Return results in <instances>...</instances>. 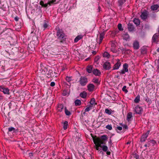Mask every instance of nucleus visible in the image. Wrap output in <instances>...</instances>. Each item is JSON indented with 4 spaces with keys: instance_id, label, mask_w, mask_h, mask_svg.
<instances>
[{
    "instance_id": "obj_53",
    "label": "nucleus",
    "mask_w": 159,
    "mask_h": 159,
    "mask_svg": "<svg viewBox=\"0 0 159 159\" xmlns=\"http://www.w3.org/2000/svg\"><path fill=\"white\" fill-rule=\"evenodd\" d=\"M19 18L17 16H16V17H15V18H14L15 20L16 21H18L19 20Z\"/></svg>"
},
{
    "instance_id": "obj_54",
    "label": "nucleus",
    "mask_w": 159,
    "mask_h": 159,
    "mask_svg": "<svg viewBox=\"0 0 159 159\" xmlns=\"http://www.w3.org/2000/svg\"><path fill=\"white\" fill-rule=\"evenodd\" d=\"M123 128L125 129H128V126L126 125H124L123 126Z\"/></svg>"
},
{
    "instance_id": "obj_1",
    "label": "nucleus",
    "mask_w": 159,
    "mask_h": 159,
    "mask_svg": "<svg viewBox=\"0 0 159 159\" xmlns=\"http://www.w3.org/2000/svg\"><path fill=\"white\" fill-rule=\"evenodd\" d=\"M93 141L96 146V150L98 151L101 150L99 147L101 148V145L104 144V143L98 139H93Z\"/></svg>"
},
{
    "instance_id": "obj_36",
    "label": "nucleus",
    "mask_w": 159,
    "mask_h": 159,
    "mask_svg": "<svg viewBox=\"0 0 159 159\" xmlns=\"http://www.w3.org/2000/svg\"><path fill=\"white\" fill-rule=\"evenodd\" d=\"M118 28L120 31H122L123 30V29L122 28V25L121 24H118Z\"/></svg>"
},
{
    "instance_id": "obj_4",
    "label": "nucleus",
    "mask_w": 159,
    "mask_h": 159,
    "mask_svg": "<svg viewBox=\"0 0 159 159\" xmlns=\"http://www.w3.org/2000/svg\"><path fill=\"white\" fill-rule=\"evenodd\" d=\"M0 91L2 92L4 94H10L9 89L3 86H0Z\"/></svg>"
},
{
    "instance_id": "obj_27",
    "label": "nucleus",
    "mask_w": 159,
    "mask_h": 159,
    "mask_svg": "<svg viewBox=\"0 0 159 159\" xmlns=\"http://www.w3.org/2000/svg\"><path fill=\"white\" fill-rule=\"evenodd\" d=\"M128 65L127 63H125L123 66V69L126 72L128 71Z\"/></svg>"
},
{
    "instance_id": "obj_39",
    "label": "nucleus",
    "mask_w": 159,
    "mask_h": 159,
    "mask_svg": "<svg viewBox=\"0 0 159 159\" xmlns=\"http://www.w3.org/2000/svg\"><path fill=\"white\" fill-rule=\"evenodd\" d=\"M105 112L106 113L108 114H111V111L110 110L106 109L105 110Z\"/></svg>"
},
{
    "instance_id": "obj_19",
    "label": "nucleus",
    "mask_w": 159,
    "mask_h": 159,
    "mask_svg": "<svg viewBox=\"0 0 159 159\" xmlns=\"http://www.w3.org/2000/svg\"><path fill=\"white\" fill-rule=\"evenodd\" d=\"M87 71L89 73H91L93 70V66H88L86 68Z\"/></svg>"
},
{
    "instance_id": "obj_14",
    "label": "nucleus",
    "mask_w": 159,
    "mask_h": 159,
    "mask_svg": "<svg viewBox=\"0 0 159 159\" xmlns=\"http://www.w3.org/2000/svg\"><path fill=\"white\" fill-rule=\"evenodd\" d=\"M128 29L130 31H132L134 29V27L132 24L129 23L128 25Z\"/></svg>"
},
{
    "instance_id": "obj_48",
    "label": "nucleus",
    "mask_w": 159,
    "mask_h": 159,
    "mask_svg": "<svg viewBox=\"0 0 159 159\" xmlns=\"http://www.w3.org/2000/svg\"><path fill=\"white\" fill-rule=\"evenodd\" d=\"M55 83L54 82H52L51 83L50 86L52 87H53L55 85Z\"/></svg>"
},
{
    "instance_id": "obj_9",
    "label": "nucleus",
    "mask_w": 159,
    "mask_h": 159,
    "mask_svg": "<svg viewBox=\"0 0 159 159\" xmlns=\"http://www.w3.org/2000/svg\"><path fill=\"white\" fill-rule=\"evenodd\" d=\"M133 47L134 49H138L139 47V43L137 41H134L133 44Z\"/></svg>"
},
{
    "instance_id": "obj_17",
    "label": "nucleus",
    "mask_w": 159,
    "mask_h": 159,
    "mask_svg": "<svg viewBox=\"0 0 159 159\" xmlns=\"http://www.w3.org/2000/svg\"><path fill=\"white\" fill-rule=\"evenodd\" d=\"M111 51L113 52H116V51L115 50V43L113 42H111Z\"/></svg>"
},
{
    "instance_id": "obj_31",
    "label": "nucleus",
    "mask_w": 159,
    "mask_h": 159,
    "mask_svg": "<svg viewBox=\"0 0 159 159\" xmlns=\"http://www.w3.org/2000/svg\"><path fill=\"white\" fill-rule=\"evenodd\" d=\"M82 38V37L81 36L79 35L76 37L74 39L75 42H77L79 40Z\"/></svg>"
},
{
    "instance_id": "obj_8",
    "label": "nucleus",
    "mask_w": 159,
    "mask_h": 159,
    "mask_svg": "<svg viewBox=\"0 0 159 159\" xmlns=\"http://www.w3.org/2000/svg\"><path fill=\"white\" fill-rule=\"evenodd\" d=\"M122 37L123 39L126 41L129 40L130 39V37L129 35L127 33L124 32L122 34Z\"/></svg>"
},
{
    "instance_id": "obj_47",
    "label": "nucleus",
    "mask_w": 159,
    "mask_h": 159,
    "mask_svg": "<svg viewBox=\"0 0 159 159\" xmlns=\"http://www.w3.org/2000/svg\"><path fill=\"white\" fill-rule=\"evenodd\" d=\"M48 26L47 24L46 23H45L43 24V27L44 28V29L46 28Z\"/></svg>"
},
{
    "instance_id": "obj_7",
    "label": "nucleus",
    "mask_w": 159,
    "mask_h": 159,
    "mask_svg": "<svg viewBox=\"0 0 159 159\" xmlns=\"http://www.w3.org/2000/svg\"><path fill=\"white\" fill-rule=\"evenodd\" d=\"M103 68L105 70H109L111 68L110 63L107 61L105 62L103 65Z\"/></svg>"
},
{
    "instance_id": "obj_55",
    "label": "nucleus",
    "mask_w": 159,
    "mask_h": 159,
    "mask_svg": "<svg viewBox=\"0 0 159 159\" xmlns=\"http://www.w3.org/2000/svg\"><path fill=\"white\" fill-rule=\"evenodd\" d=\"M150 133V131H148L147 132L144 134L145 135H147V136H148V135L149 134V133Z\"/></svg>"
},
{
    "instance_id": "obj_43",
    "label": "nucleus",
    "mask_w": 159,
    "mask_h": 159,
    "mask_svg": "<svg viewBox=\"0 0 159 159\" xmlns=\"http://www.w3.org/2000/svg\"><path fill=\"white\" fill-rule=\"evenodd\" d=\"M93 82L96 83H98L99 82L98 79L96 78H94L93 79Z\"/></svg>"
},
{
    "instance_id": "obj_46",
    "label": "nucleus",
    "mask_w": 159,
    "mask_h": 159,
    "mask_svg": "<svg viewBox=\"0 0 159 159\" xmlns=\"http://www.w3.org/2000/svg\"><path fill=\"white\" fill-rule=\"evenodd\" d=\"M125 72H126L125 71V70H124V69H123L122 70H121L119 72L120 74H125Z\"/></svg>"
},
{
    "instance_id": "obj_59",
    "label": "nucleus",
    "mask_w": 159,
    "mask_h": 159,
    "mask_svg": "<svg viewBox=\"0 0 159 159\" xmlns=\"http://www.w3.org/2000/svg\"><path fill=\"white\" fill-rule=\"evenodd\" d=\"M149 144H148V143H147V144H145V145H144V146L146 147H149Z\"/></svg>"
},
{
    "instance_id": "obj_52",
    "label": "nucleus",
    "mask_w": 159,
    "mask_h": 159,
    "mask_svg": "<svg viewBox=\"0 0 159 159\" xmlns=\"http://www.w3.org/2000/svg\"><path fill=\"white\" fill-rule=\"evenodd\" d=\"M134 157L136 158V159H139V156L137 154H135L134 156Z\"/></svg>"
},
{
    "instance_id": "obj_44",
    "label": "nucleus",
    "mask_w": 159,
    "mask_h": 159,
    "mask_svg": "<svg viewBox=\"0 0 159 159\" xmlns=\"http://www.w3.org/2000/svg\"><path fill=\"white\" fill-rule=\"evenodd\" d=\"M145 101L147 102H148L149 103H151L152 102V101H151V99H150L149 98H148L146 99Z\"/></svg>"
},
{
    "instance_id": "obj_23",
    "label": "nucleus",
    "mask_w": 159,
    "mask_h": 159,
    "mask_svg": "<svg viewBox=\"0 0 159 159\" xmlns=\"http://www.w3.org/2000/svg\"><path fill=\"white\" fill-rule=\"evenodd\" d=\"M133 22L136 25H138L140 24V21L139 19L135 18L133 20Z\"/></svg>"
},
{
    "instance_id": "obj_6",
    "label": "nucleus",
    "mask_w": 159,
    "mask_h": 159,
    "mask_svg": "<svg viewBox=\"0 0 159 159\" xmlns=\"http://www.w3.org/2000/svg\"><path fill=\"white\" fill-rule=\"evenodd\" d=\"M107 139H108V138H107V135H102L100 138H95V139H99L100 140H101V141L102 142H103L104 143V144H106V141H107Z\"/></svg>"
},
{
    "instance_id": "obj_38",
    "label": "nucleus",
    "mask_w": 159,
    "mask_h": 159,
    "mask_svg": "<svg viewBox=\"0 0 159 159\" xmlns=\"http://www.w3.org/2000/svg\"><path fill=\"white\" fill-rule=\"evenodd\" d=\"M126 86H124L122 89V90L123 91L125 92V93H127L128 91L126 89Z\"/></svg>"
},
{
    "instance_id": "obj_11",
    "label": "nucleus",
    "mask_w": 159,
    "mask_h": 159,
    "mask_svg": "<svg viewBox=\"0 0 159 159\" xmlns=\"http://www.w3.org/2000/svg\"><path fill=\"white\" fill-rule=\"evenodd\" d=\"M148 15L147 12L144 11L142 13L140 16L142 19L144 20L147 18Z\"/></svg>"
},
{
    "instance_id": "obj_45",
    "label": "nucleus",
    "mask_w": 159,
    "mask_h": 159,
    "mask_svg": "<svg viewBox=\"0 0 159 159\" xmlns=\"http://www.w3.org/2000/svg\"><path fill=\"white\" fill-rule=\"evenodd\" d=\"M91 109V107H87L85 109V112H87L89 111L90 109Z\"/></svg>"
},
{
    "instance_id": "obj_50",
    "label": "nucleus",
    "mask_w": 159,
    "mask_h": 159,
    "mask_svg": "<svg viewBox=\"0 0 159 159\" xmlns=\"http://www.w3.org/2000/svg\"><path fill=\"white\" fill-rule=\"evenodd\" d=\"M117 129L119 130H121L122 129V127L120 126H118L117 127Z\"/></svg>"
},
{
    "instance_id": "obj_13",
    "label": "nucleus",
    "mask_w": 159,
    "mask_h": 159,
    "mask_svg": "<svg viewBox=\"0 0 159 159\" xmlns=\"http://www.w3.org/2000/svg\"><path fill=\"white\" fill-rule=\"evenodd\" d=\"M94 89V86L93 84H89L88 85V89L90 92L92 91Z\"/></svg>"
},
{
    "instance_id": "obj_16",
    "label": "nucleus",
    "mask_w": 159,
    "mask_h": 159,
    "mask_svg": "<svg viewBox=\"0 0 159 159\" xmlns=\"http://www.w3.org/2000/svg\"><path fill=\"white\" fill-rule=\"evenodd\" d=\"M64 108V106L63 104H59L57 106V110L59 111H61Z\"/></svg>"
},
{
    "instance_id": "obj_37",
    "label": "nucleus",
    "mask_w": 159,
    "mask_h": 159,
    "mask_svg": "<svg viewBox=\"0 0 159 159\" xmlns=\"http://www.w3.org/2000/svg\"><path fill=\"white\" fill-rule=\"evenodd\" d=\"M95 99L92 98L90 101V103L91 105H93L95 104Z\"/></svg>"
},
{
    "instance_id": "obj_25",
    "label": "nucleus",
    "mask_w": 159,
    "mask_h": 159,
    "mask_svg": "<svg viewBox=\"0 0 159 159\" xmlns=\"http://www.w3.org/2000/svg\"><path fill=\"white\" fill-rule=\"evenodd\" d=\"M132 117V114L131 112L129 113L127 115V120L128 121H130V119Z\"/></svg>"
},
{
    "instance_id": "obj_24",
    "label": "nucleus",
    "mask_w": 159,
    "mask_h": 159,
    "mask_svg": "<svg viewBox=\"0 0 159 159\" xmlns=\"http://www.w3.org/2000/svg\"><path fill=\"white\" fill-rule=\"evenodd\" d=\"M148 136H147L144 134H143L141 137V141L142 142H145L146 140V139L147 138Z\"/></svg>"
},
{
    "instance_id": "obj_35",
    "label": "nucleus",
    "mask_w": 159,
    "mask_h": 159,
    "mask_svg": "<svg viewBox=\"0 0 159 159\" xmlns=\"http://www.w3.org/2000/svg\"><path fill=\"white\" fill-rule=\"evenodd\" d=\"M8 129L9 132H15V128L12 127L9 128Z\"/></svg>"
},
{
    "instance_id": "obj_20",
    "label": "nucleus",
    "mask_w": 159,
    "mask_h": 159,
    "mask_svg": "<svg viewBox=\"0 0 159 159\" xmlns=\"http://www.w3.org/2000/svg\"><path fill=\"white\" fill-rule=\"evenodd\" d=\"M159 6L158 5L156 4L151 6V9L152 10L155 11L157 10Z\"/></svg>"
},
{
    "instance_id": "obj_42",
    "label": "nucleus",
    "mask_w": 159,
    "mask_h": 159,
    "mask_svg": "<svg viewBox=\"0 0 159 159\" xmlns=\"http://www.w3.org/2000/svg\"><path fill=\"white\" fill-rule=\"evenodd\" d=\"M100 59L99 56H97L94 58V61L96 62H97Z\"/></svg>"
},
{
    "instance_id": "obj_63",
    "label": "nucleus",
    "mask_w": 159,
    "mask_h": 159,
    "mask_svg": "<svg viewBox=\"0 0 159 159\" xmlns=\"http://www.w3.org/2000/svg\"><path fill=\"white\" fill-rule=\"evenodd\" d=\"M30 156H33V153H29Z\"/></svg>"
},
{
    "instance_id": "obj_40",
    "label": "nucleus",
    "mask_w": 159,
    "mask_h": 159,
    "mask_svg": "<svg viewBox=\"0 0 159 159\" xmlns=\"http://www.w3.org/2000/svg\"><path fill=\"white\" fill-rule=\"evenodd\" d=\"M66 80L68 82H69L72 80V77L66 76Z\"/></svg>"
},
{
    "instance_id": "obj_22",
    "label": "nucleus",
    "mask_w": 159,
    "mask_h": 159,
    "mask_svg": "<svg viewBox=\"0 0 159 159\" xmlns=\"http://www.w3.org/2000/svg\"><path fill=\"white\" fill-rule=\"evenodd\" d=\"M87 95V93L85 91L81 93L80 94V96L82 98H85Z\"/></svg>"
},
{
    "instance_id": "obj_62",
    "label": "nucleus",
    "mask_w": 159,
    "mask_h": 159,
    "mask_svg": "<svg viewBox=\"0 0 159 159\" xmlns=\"http://www.w3.org/2000/svg\"><path fill=\"white\" fill-rule=\"evenodd\" d=\"M47 3L48 5H51V3H52L50 1V2H48Z\"/></svg>"
},
{
    "instance_id": "obj_61",
    "label": "nucleus",
    "mask_w": 159,
    "mask_h": 159,
    "mask_svg": "<svg viewBox=\"0 0 159 159\" xmlns=\"http://www.w3.org/2000/svg\"><path fill=\"white\" fill-rule=\"evenodd\" d=\"M55 1H56V0H52L51 1L52 3H53Z\"/></svg>"
},
{
    "instance_id": "obj_28",
    "label": "nucleus",
    "mask_w": 159,
    "mask_h": 159,
    "mask_svg": "<svg viewBox=\"0 0 159 159\" xmlns=\"http://www.w3.org/2000/svg\"><path fill=\"white\" fill-rule=\"evenodd\" d=\"M101 148H102V150L105 152H106L108 150V147L106 145H102Z\"/></svg>"
},
{
    "instance_id": "obj_2",
    "label": "nucleus",
    "mask_w": 159,
    "mask_h": 159,
    "mask_svg": "<svg viewBox=\"0 0 159 159\" xmlns=\"http://www.w3.org/2000/svg\"><path fill=\"white\" fill-rule=\"evenodd\" d=\"M57 35L58 39L60 40H64L65 39V35L63 31L61 30H58L57 33Z\"/></svg>"
},
{
    "instance_id": "obj_33",
    "label": "nucleus",
    "mask_w": 159,
    "mask_h": 159,
    "mask_svg": "<svg viewBox=\"0 0 159 159\" xmlns=\"http://www.w3.org/2000/svg\"><path fill=\"white\" fill-rule=\"evenodd\" d=\"M103 56L104 57H107L108 58H109L110 57V54L106 52H105L104 53Z\"/></svg>"
},
{
    "instance_id": "obj_30",
    "label": "nucleus",
    "mask_w": 159,
    "mask_h": 159,
    "mask_svg": "<svg viewBox=\"0 0 159 159\" xmlns=\"http://www.w3.org/2000/svg\"><path fill=\"white\" fill-rule=\"evenodd\" d=\"M75 104L76 106L80 105L81 104V102L80 100L77 99L75 101Z\"/></svg>"
},
{
    "instance_id": "obj_64",
    "label": "nucleus",
    "mask_w": 159,
    "mask_h": 159,
    "mask_svg": "<svg viewBox=\"0 0 159 159\" xmlns=\"http://www.w3.org/2000/svg\"><path fill=\"white\" fill-rule=\"evenodd\" d=\"M92 53L93 54H95L96 53V52L95 51H93Z\"/></svg>"
},
{
    "instance_id": "obj_58",
    "label": "nucleus",
    "mask_w": 159,
    "mask_h": 159,
    "mask_svg": "<svg viewBox=\"0 0 159 159\" xmlns=\"http://www.w3.org/2000/svg\"><path fill=\"white\" fill-rule=\"evenodd\" d=\"M48 6V5L47 4V3H46L45 4H44V5H43V7H47Z\"/></svg>"
},
{
    "instance_id": "obj_12",
    "label": "nucleus",
    "mask_w": 159,
    "mask_h": 159,
    "mask_svg": "<svg viewBox=\"0 0 159 159\" xmlns=\"http://www.w3.org/2000/svg\"><path fill=\"white\" fill-rule=\"evenodd\" d=\"M93 72V74L96 76H99L101 73L100 71L97 69H94Z\"/></svg>"
},
{
    "instance_id": "obj_41",
    "label": "nucleus",
    "mask_w": 159,
    "mask_h": 159,
    "mask_svg": "<svg viewBox=\"0 0 159 159\" xmlns=\"http://www.w3.org/2000/svg\"><path fill=\"white\" fill-rule=\"evenodd\" d=\"M106 128L107 129H108L109 130H111L112 129V126L111 125H107L106 126Z\"/></svg>"
},
{
    "instance_id": "obj_34",
    "label": "nucleus",
    "mask_w": 159,
    "mask_h": 159,
    "mask_svg": "<svg viewBox=\"0 0 159 159\" xmlns=\"http://www.w3.org/2000/svg\"><path fill=\"white\" fill-rule=\"evenodd\" d=\"M140 101V97L139 96H137L134 100L135 103H138Z\"/></svg>"
},
{
    "instance_id": "obj_57",
    "label": "nucleus",
    "mask_w": 159,
    "mask_h": 159,
    "mask_svg": "<svg viewBox=\"0 0 159 159\" xmlns=\"http://www.w3.org/2000/svg\"><path fill=\"white\" fill-rule=\"evenodd\" d=\"M106 152V154L108 155H110L111 154V152L109 151H107Z\"/></svg>"
},
{
    "instance_id": "obj_32",
    "label": "nucleus",
    "mask_w": 159,
    "mask_h": 159,
    "mask_svg": "<svg viewBox=\"0 0 159 159\" xmlns=\"http://www.w3.org/2000/svg\"><path fill=\"white\" fill-rule=\"evenodd\" d=\"M65 112L66 115L69 116L71 114L70 112L67 110L66 107L65 108Z\"/></svg>"
},
{
    "instance_id": "obj_51",
    "label": "nucleus",
    "mask_w": 159,
    "mask_h": 159,
    "mask_svg": "<svg viewBox=\"0 0 159 159\" xmlns=\"http://www.w3.org/2000/svg\"><path fill=\"white\" fill-rule=\"evenodd\" d=\"M111 137H110V139H109V143L110 144V145L111 146L112 144V142L111 139Z\"/></svg>"
},
{
    "instance_id": "obj_29",
    "label": "nucleus",
    "mask_w": 159,
    "mask_h": 159,
    "mask_svg": "<svg viewBox=\"0 0 159 159\" xmlns=\"http://www.w3.org/2000/svg\"><path fill=\"white\" fill-rule=\"evenodd\" d=\"M68 122L67 121H65L63 124V128L64 129L66 130L67 129L68 126Z\"/></svg>"
},
{
    "instance_id": "obj_15",
    "label": "nucleus",
    "mask_w": 159,
    "mask_h": 159,
    "mask_svg": "<svg viewBox=\"0 0 159 159\" xmlns=\"http://www.w3.org/2000/svg\"><path fill=\"white\" fill-rule=\"evenodd\" d=\"M156 143V141L153 140H151L148 142V144H149V147L150 146H153Z\"/></svg>"
},
{
    "instance_id": "obj_5",
    "label": "nucleus",
    "mask_w": 159,
    "mask_h": 159,
    "mask_svg": "<svg viewBox=\"0 0 159 159\" xmlns=\"http://www.w3.org/2000/svg\"><path fill=\"white\" fill-rule=\"evenodd\" d=\"M134 111L136 114H140L142 113L143 110L141 107L139 106H137L135 107Z\"/></svg>"
},
{
    "instance_id": "obj_56",
    "label": "nucleus",
    "mask_w": 159,
    "mask_h": 159,
    "mask_svg": "<svg viewBox=\"0 0 159 159\" xmlns=\"http://www.w3.org/2000/svg\"><path fill=\"white\" fill-rule=\"evenodd\" d=\"M3 98V97L0 94V100H2Z\"/></svg>"
},
{
    "instance_id": "obj_60",
    "label": "nucleus",
    "mask_w": 159,
    "mask_h": 159,
    "mask_svg": "<svg viewBox=\"0 0 159 159\" xmlns=\"http://www.w3.org/2000/svg\"><path fill=\"white\" fill-rule=\"evenodd\" d=\"M50 73L51 74L52 73L53 74V71L51 70H49V73Z\"/></svg>"
},
{
    "instance_id": "obj_21",
    "label": "nucleus",
    "mask_w": 159,
    "mask_h": 159,
    "mask_svg": "<svg viewBox=\"0 0 159 159\" xmlns=\"http://www.w3.org/2000/svg\"><path fill=\"white\" fill-rule=\"evenodd\" d=\"M126 0H118V4L119 7H122L123 4L125 2Z\"/></svg>"
},
{
    "instance_id": "obj_18",
    "label": "nucleus",
    "mask_w": 159,
    "mask_h": 159,
    "mask_svg": "<svg viewBox=\"0 0 159 159\" xmlns=\"http://www.w3.org/2000/svg\"><path fill=\"white\" fill-rule=\"evenodd\" d=\"M158 38V35L157 34H155L153 36L152 38V42L155 43L157 41V40Z\"/></svg>"
},
{
    "instance_id": "obj_3",
    "label": "nucleus",
    "mask_w": 159,
    "mask_h": 159,
    "mask_svg": "<svg viewBox=\"0 0 159 159\" xmlns=\"http://www.w3.org/2000/svg\"><path fill=\"white\" fill-rule=\"evenodd\" d=\"M88 79L85 77L81 76L80 78V82L82 86L85 85L88 83Z\"/></svg>"
},
{
    "instance_id": "obj_49",
    "label": "nucleus",
    "mask_w": 159,
    "mask_h": 159,
    "mask_svg": "<svg viewBox=\"0 0 159 159\" xmlns=\"http://www.w3.org/2000/svg\"><path fill=\"white\" fill-rule=\"evenodd\" d=\"M40 4L43 7V5H44V3L43 1H41L40 2Z\"/></svg>"
},
{
    "instance_id": "obj_10",
    "label": "nucleus",
    "mask_w": 159,
    "mask_h": 159,
    "mask_svg": "<svg viewBox=\"0 0 159 159\" xmlns=\"http://www.w3.org/2000/svg\"><path fill=\"white\" fill-rule=\"evenodd\" d=\"M121 63L120 62L119 60L118 59V61L117 63L114 66L113 70H117L118 69L120 66L121 65Z\"/></svg>"
},
{
    "instance_id": "obj_26",
    "label": "nucleus",
    "mask_w": 159,
    "mask_h": 159,
    "mask_svg": "<svg viewBox=\"0 0 159 159\" xmlns=\"http://www.w3.org/2000/svg\"><path fill=\"white\" fill-rule=\"evenodd\" d=\"M104 33H102L100 35V39H99V43L100 44L102 42V39L103 38L104 35Z\"/></svg>"
}]
</instances>
